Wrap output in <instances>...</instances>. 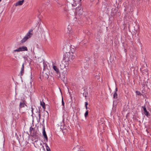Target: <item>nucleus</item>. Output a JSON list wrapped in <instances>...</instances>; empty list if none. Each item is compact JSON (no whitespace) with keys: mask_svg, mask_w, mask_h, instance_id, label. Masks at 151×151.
Returning <instances> with one entry per match:
<instances>
[{"mask_svg":"<svg viewBox=\"0 0 151 151\" xmlns=\"http://www.w3.org/2000/svg\"><path fill=\"white\" fill-rule=\"evenodd\" d=\"M142 108L143 109L144 114L147 117H149L150 115L149 112L147 111L146 108L145 106H142Z\"/></svg>","mask_w":151,"mask_h":151,"instance_id":"nucleus-6","label":"nucleus"},{"mask_svg":"<svg viewBox=\"0 0 151 151\" xmlns=\"http://www.w3.org/2000/svg\"><path fill=\"white\" fill-rule=\"evenodd\" d=\"M49 36V33L47 31L45 32L44 31L42 32L41 34V37H48Z\"/></svg>","mask_w":151,"mask_h":151,"instance_id":"nucleus-7","label":"nucleus"},{"mask_svg":"<svg viewBox=\"0 0 151 151\" xmlns=\"http://www.w3.org/2000/svg\"><path fill=\"white\" fill-rule=\"evenodd\" d=\"M117 91H118V89H117V87H116L115 88V92L116 93V92Z\"/></svg>","mask_w":151,"mask_h":151,"instance_id":"nucleus-29","label":"nucleus"},{"mask_svg":"<svg viewBox=\"0 0 151 151\" xmlns=\"http://www.w3.org/2000/svg\"><path fill=\"white\" fill-rule=\"evenodd\" d=\"M46 150L47 151H50V148L47 145H46Z\"/></svg>","mask_w":151,"mask_h":151,"instance_id":"nucleus-19","label":"nucleus"},{"mask_svg":"<svg viewBox=\"0 0 151 151\" xmlns=\"http://www.w3.org/2000/svg\"><path fill=\"white\" fill-rule=\"evenodd\" d=\"M24 73V64H22V67L21 68V70L20 72L21 75H22Z\"/></svg>","mask_w":151,"mask_h":151,"instance_id":"nucleus-15","label":"nucleus"},{"mask_svg":"<svg viewBox=\"0 0 151 151\" xmlns=\"http://www.w3.org/2000/svg\"><path fill=\"white\" fill-rule=\"evenodd\" d=\"M28 38H23L21 40L22 43H23L26 42Z\"/></svg>","mask_w":151,"mask_h":151,"instance_id":"nucleus-21","label":"nucleus"},{"mask_svg":"<svg viewBox=\"0 0 151 151\" xmlns=\"http://www.w3.org/2000/svg\"><path fill=\"white\" fill-rule=\"evenodd\" d=\"M17 114V111L15 109L14 111H12V114L14 116L16 115Z\"/></svg>","mask_w":151,"mask_h":151,"instance_id":"nucleus-17","label":"nucleus"},{"mask_svg":"<svg viewBox=\"0 0 151 151\" xmlns=\"http://www.w3.org/2000/svg\"><path fill=\"white\" fill-rule=\"evenodd\" d=\"M35 30V28L32 27L29 29L26 35L24 36V38H30L31 37L33 34V31Z\"/></svg>","mask_w":151,"mask_h":151,"instance_id":"nucleus-5","label":"nucleus"},{"mask_svg":"<svg viewBox=\"0 0 151 151\" xmlns=\"http://www.w3.org/2000/svg\"><path fill=\"white\" fill-rule=\"evenodd\" d=\"M77 151H81V150H78Z\"/></svg>","mask_w":151,"mask_h":151,"instance_id":"nucleus-33","label":"nucleus"},{"mask_svg":"<svg viewBox=\"0 0 151 151\" xmlns=\"http://www.w3.org/2000/svg\"><path fill=\"white\" fill-rule=\"evenodd\" d=\"M81 0H73L71 4L68 3L67 7L65 9V11L68 12L70 14L76 16L81 14L82 10L80 5Z\"/></svg>","mask_w":151,"mask_h":151,"instance_id":"nucleus-1","label":"nucleus"},{"mask_svg":"<svg viewBox=\"0 0 151 151\" xmlns=\"http://www.w3.org/2000/svg\"><path fill=\"white\" fill-rule=\"evenodd\" d=\"M27 106L25 101H23L20 102L19 105V110L20 112H24L27 109Z\"/></svg>","mask_w":151,"mask_h":151,"instance_id":"nucleus-3","label":"nucleus"},{"mask_svg":"<svg viewBox=\"0 0 151 151\" xmlns=\"http://www.w3.org/2000/svg\"><path fill=\"white\" fill-rule=\"evenodd\" d=\"M32 73H31V76H32Z\"/></svg>","mask_w":151,"mask_h":151,"instance_id":"nucleus-34","label":"nucleus"},{"mask_svg":"<svg viewBox=\"0 0 151 151\" xmlns=\"http://www.w3.org/2000/svg\"><path fill=\"white\" fill-rule=\"evenodd\" d=\"M75 53L67 52L65 55L66 59H67L68 61H72L75 58Z\"/></svg>","mask_w":151,"mask_h":151,"instance_id":"nucleus-4","label":"nucleus"},{"mask_svg":"<svg viewBox=\"0 0 151 151\" xmlns=\"http://www.w3.org/2000/svg\"><path fill=\"white\" fill-rule=\"evenodd\" d=\"M20 50V52L24 51L27 50V48L26 46H23L20 47H19Z\"/></svg>","mask_w":151,"mask_h":151,"instance_id":"nucleus-9","label":"nucleus"},{"mask_svg":"<svg viewBox=\"0 0 151 151\" xmlns=\"http://www.w3.org/2000/svg\"><path fill=\"white\" fill-rule=\"evenodd\" d=\"M117 94L116 92H115L114 95V98H117Z\"/></svg>","mask_w":151,"mask_h":151,"instance_id":"nucleus-20","label":"nucleus"},{"mask_svg":"<svg viewBox=\"0 0 151 151\" xmlns=\"http://www.w3.org/2000/svg\"><path fill=\"white\" fill-rule=\"evenodd\" d=\"M113 110H116V107L114 106V103L113 105Z\"/></svg>","mask_w":151,"mask_h":151,"instance_id":"nucleus-27","label":"nucleus"},{"mask_svg":"<svg viewBox=\"0 0 151 151\" xmlns=\"http://www.w3.org/2000/svg\"><path fill=\"white\" fill-rule=\"evenodd\" d=\"M76 50V48L74 46L71 45L70 46V51L69 52L75 53V52Z\"/></svg>","mask_w":151,"mask_h":151,"instance_id":"nucleus-8","label":"nucleus"},{"mask_svg":"<svg viewBox=\"0 0 151 151\" xmlns=\"http://www.w3.org/2000/svg\"><path fill=\"white\" fill-rule=\"evenodd\" d=\"M138 36V34L137 33V35L136 34H135V36L134 35H133V37H137V36Z\"/></svg>","mask_w":151,"mask_h":151,"instance_id":"nucleus-28","label":"nucleus"},{"mask_svg":"<svg viewBox=\"0 0 151 151\" xmlns=\"http://www.w3.org/2000/svg\"><path fill=\"white\" fill-rule=\"evenodd\" d=\"M24 1V0H22V1H19L17 2L15 4V6H17L19 5H22Z\"/></svg>","mask_w":151,"mask_h":151,"instance_id":"nucleus-13","label":"nucleus"},{"mask_svg":"<svg viewBox=\"0 0 151 151\" xmlns=\"http://www.w3.org/2000/svg\"><path fill=\"white\" fill-rule=\"evenodd\" d=\"M68 65V63L64 61L62 62L61 64L60 65V68L61 70H63L65 69V70H63L62 72L63 74H67Z\"/></svg>","mask_w":151,"mask_h":151,"instance_id":"nucleus-2","label":"nucleus"},{"mask_svg":"<svg viewBox=\"0 0 151 151\" xmlns=\"http://www.w3.org/2000/svg\"><path fill=\"white\" fill-rule=\"evenodd\" d=\"M124 51L125 52H127V50L126 49H125Z\"/></svg>","mask_w":151,"mask_h":151,"instance_id":"nucleus-30","label":"nucleus"},{"mask_svg":"<svg viewBox=\"0 0 151 151\" xmlns=\"http://www.w3.org/2000/svg\"><path fill=\"white\" fill-rule=\"evenodd\" d=\"M136 94L138 95H141V94L140 92L138 91H136Z\"/></svg>","mask_w":151,"mask_h":151,"instance_id":"nucleus-25","label":"nucleus"},{"mask_svg":"<svg viewBox=\"0 0 151 151\" xmlns=\"http://www.w3.org/2000/svg\"><path fill=\"white\" fill-rule=\"evenodd\" d=\"M20 52V48H19V47L18 48H17L16 49L12 51V53L13 54H14V55L17 53H16L17 52Z\"/></svg>","mask_w":151,"mask_h":151,"instance_id":"nucleus-14","label":"nucleus"},{"mask_svg":"<svg viewBox=\"0 0 151 151\" xmlns=\"http://www.w3.org/2000/svg\"><path fill=\"white\" fill-rule=\"evenodd\" d=\"M52 67L54 70L57 73L59 72V70L54 64H52Z\"/></svg>","mask_w":151,"mask_h":151,"instance_id":"nucleus-10","label":"nucleus"},{"mask_svg":"<svg viewBox=\"0 0 151 151\" xmlns=\"http://www.w3.org/2000/svg\"><path fill=\"white\" fill-rule=\"evenodd\" d=\"M40 104L42 106V107L44 109L45 107V103L43 102H41Z\"/></svg>","mask_w":151,"mask_h":151,"instance_id":"nucleus-22","label":"nucleus"},{"mask_svg":"<svg viewBox=\"0 0 151 151\" xmlns=\"http://www.w3.org/2000/svg\"><path fill=\"white\" fill-rule=\"evenodd\" d=\"M146 73H147V74H148V73L146 71Z\"/></svg>","mask_w":151,"mask_h":151,"instance_id":"nucleus-32","label":"nucleus"},{"mask_svg":"<svg viewBox=\"0 0 151 151\" xmlns=\"http://www.w3.org/2000/svg\"><path fill=\"white\" fill-rule=\"evenodd\" d=\"M32 52H33V53H34V50Z\"/></svg>","mask_w":151,"mask_h":151,"instance_id":"nucleus-31","label":"nucleus"},{"mask_svg":"<svg viewBox=\"0 0 151 151\" xmlns=\"http://www.w3.org/2000/svg\"><path fill=\"white\" fill-rule=\"evenodd\" d=\"M62 104L63 106V108H64L65 107V105H64L65 104H64V102L63 98V97H62Z\"/></svg>","mask_w":151,"mask_h":151,"instance_id":"nucleus-18","label":"nucleus"},{"mask_svg":"<svg viewBox=\"0 0 151 151\" xmlns=\"http://www.w3.org/2000/svg\"><path fill=\"white\" fill-rule=\"evenodd\" d=\"M88 105V103L87 102H85V107L86 109H88L87 108V105Z\"/></svg>","mask_w":151,"mask_h":151,"instance_id":"nucleus-26","label":"nucleus"},{"mask_svg":"<svg viewBox=\"0 0 151 151\" xmlns=\"http://www.w3.org/2000/svg\"><path fill=\"white\" fill-rule=\"evenodd\" d=\"M77 17H75V18H74V20H73L74 21H75V22H77L78 23H79V22H78L79 21H78V20H77Z\"/></svg>","mask_w":151,"mask_h":151,"instance_id":"nucleus-23","label":"nucleus"},{"mask_svg":"<svg viewBox=\"0 0 151 151\" xmlns=\"http://www.w3.org/2000/svg\"><path fill=\"white\" fill-rule=\"evenodd\" d=\"M35 143L37 144L38 146H39V145L42 146V144L40 142V141H35L34 142V144H35Z\"/></svg>","mask_w":151,"mask_h":151,"instance_id":"nucleus-16","label":"nucleus"},{"mask_svg":"<svg viewBox=\"0 0 151 151\" xmlns=\"http://www.w3.org/2000/svg\"><path fill=\"white\" fill-rule=\"evenodd\" d=\"M43 135L44 136L45 138V139L46 141H47V137L46 135L45 128H43V131L42 132Z\"/></svg>","mask_w":151,"mask_h":151,"instance_id":"nucleus-11","label":"nucleus"},{"mask_svg":"<svg viewBox=\"0 0 151 151\" xmlns=\"http://www.w3.org/2000/svg\"><path fill=\"white\" fill-rule=\"evenodd\" d=\"M88 110L86 111L85 114V116L86 117L88 115Z\"/></svg>","mask_w":151,"mask_h":151,"instance_id":"nucleus-24","label":"nucleus"},{"mask_svg":"<svg viewBox=\"0 0 151 151\" xmlns=\"http://www.w3.org/2000/svg\"><path fill=\"white\" fill-rule=\"evenodd\" d=\"M71 27L70 26L68 25L67 27V32L69 34H71L72 32V30H71Z\"/></svg>","mask_w":151,"mask_h":151,"instance_id":"nucleus-12","label":"nucleus"}]
</instances>
